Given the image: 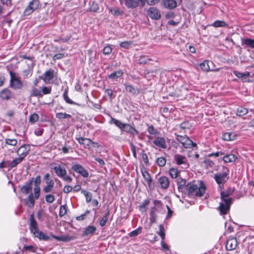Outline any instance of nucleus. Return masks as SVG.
Returning <instances> with one entry per match:
<instances>
[{
  "mask_svg": "<svg viewBox=\"0 0 254 254\" xmlns=\"http://www.w3.org/2000/svg\"><path fill=\"white\" fill-rule=\"evenodd\" d=\"M233 192V190L231 189L221 192L220 195L222 202L220 203L219 206L221 214L225 215L229 210L230 205L232 203V199L228 196L232 194Z\"/></svg>",
  "mask_w": 254,
  "mask_h": 254,
  "instance_id": "obj_1",
  "label": "nucleus"
},
{
  "mask_svg": "<svg viewBox=\"0 0 254 254\" xmlns=\"http://www.w3.org/2000/svg\"><path fill=\"white\" fill-rule=\"evenodd\" d=\"M186 189L190 196L201 197L204 194L206 188L202 182H200L199 186L194 182H189L186 185Z\"/></svg>",
  "mask_w": 254,
  "mask_h": 254,
  "instance_id": "obj_2",
  "label": "nucleus"
},
{
  "mask_svg": "<svg viewBox=\"0 0 254 254\" xmlns=\"http://www.w3.org/2000/svg\"><path fill=\"white\" fill-rule=\"evenodd\" d=\"M29 229L31 233L39 239L45 241L50 240L49 236L45 235L43 232L39 231L38 224L35 219L33 213L31 214L30 216Z\"/></svg>",
  "mask_w": 254,
  "mask_h": 254,
  "instance_id": "obj_3",
  "label": "nucleus"
},
{
  "mask_svg": "<svg viewBox=\"0 0 254 254\" xmlns=\"http://www.w3.org/2000/svg\"><path fill=\"white\" fill-rule=\"evenodd\" d=\"M41 189L40 187L34 188L33 193L30 192L26 200V204L30 208H32L35 205V199H38L40 196Z\"/></svg>",
  "mask_w": 254,
  "mask_h": 254,
  "instance_id": "obj_4",
  "label": "nucleus"
},
{
  "mask_svg": "<svg viewBox=\"0 0 254 254\" xmlns=\"http://www.w3.org/2000/svg\"><path fill=\"white\" fill-rule=\"evenodd\" d=\"M229 170L227 167L223 166V172L214 175V179L216 183L219 185L225 183L229 179Z\"/></svg>",
  "mask_w": 254,
  "mask_h": 254,
  "instance_id": "obj_5",
  "label": "nucleus"
},
{
  "mask_svg": "<svg viewBox=\"0 0 254 254\" xmlns=\"http://www.w3.org/2000/svg\"><path fill=\"white\" fill-rule=\"evenodd\" d=\"M9 74L10 76V86L15 90L21 89L23 84L19 77L17 76L12 71H9Z\"/></svg>",
  "mask_w": 254,
  "mask_h": 254,
  "instance_id": "obj_6",
  "label": "nucleus"
},
{
  "mask_svg": "<svg viewBox=\"0 0 254 254\" xmlns=\"http://www.w3.org/2000/svg\"><path fill=\"white\" fill-rule=\"evenodd\" d=\"M44 180L47 185L43 189V191L45 193L50 192L52 191L53 188H54V182L52 179H50V174L49 173H47L45 174L44 177Z\"/></svg>",
  "mask_w": 254,
  "mask_h": 254,
  "instance_id": "obj_7",
  "label": "nucleus"
},
{
  "mask_svg": "<svg viewBox=\"0 0 254 254\" xmlns=\"http://www.w3.org/2000/svg\"><path fill=\"white\" fill-rule=\"evenodd\" d=\"M71 169L84 178H87L89 176L88 172L80 164H73Z\"/></svg>",
  "mask_w": 254,
  "mask_h": 254,
  "instance_id": "obj_8",
  "label": "nucleus"
},
{
  "mask_svg": "<svg viewBox=\"0 0 254 254\" xmlns=\"http://www.w3.org/2000/svg\"><path fill=\"white\" fill-rule=\"evenodd\" d=\"M33 183V178H31L28 180V182L25 183L24 185L21 187V192L24 194H29L32 189Z\"/></svg>",
  "mask_w": 254,
  "mask_h": 254,
  "instance_id": "obj_9",
  "label": "nucleus"
},
{
  "mask_svg": "<svg viewBox=\"0 0 254 254\" xmlns=\"http://www.w3.org/2000/svg\"><path fill=\"white\" fill-rule=\"evenodd\" d=\"M148 16L153 19L158 20L161 17L160 11L155 7H151L148 10Z\"/></svg>",
  "mask_w": 254,
  "mask_h": 254,
  "instance_id": "obj_10",
  "label": "nucleus"
},
{
  "mask_svg": "<svg viewBox=\"0 0 254 254\" xmlns=\"http://www.w3.org/2000/svg\"><path fill=\"white\" fill-rule=\"evenodd\" d=\"M40 77L45 82L50 83L54 78V70L50 68L49 70L45 71Z\"/></svg>",
  "mask_w": 254,
  "mask_h": 254,
  "instance_id": "obj_11",
  "label": "nucleus"
},
{
  "mask_svg": "<svg viewBox=\"0 0 254 254\" xmlns=\"http://www.w3.org/2000/svg\"><path fill=\"white\" fill-rule=\"evenodd\" d=\"M29 150L30 146L29 145H23L17 149L16 152L20 157H22L24 159Z\"/></svg>",
  "mask_w": 254,
  "mask_h": 254,
  "instance_id": "obj_12",
  "label": "nucleus"
},
{
  "mask_svg": "<svg viewBox=\"0 0 254 254\" xmlns=\"http://www.w3.org/2000/svg\"><path fill=\"white\" fill-rule=\"evenodd\" d=\"M238 245L236 238H230L227 241L226 248L228 251H232L236 249Z\"/></svg>",
  "mask_w": 254,
  "mask_h": 254,
  "instance_id": "obj_13",
  "label": "nucleus"
},
{
  "mask_svg": "<svg viewBox=\"0 0 254 254\" xmlns=\"http://www.w3.org/2000/svg\"><path fill=\"white\" fill-rule=\"evenodd\" d=\"M158 181L160 188L163 190H167L169 187L170 181L167 177H160Z\"/></svg>",
  "mask_w": 254,
  "mask_h": 254,
  "instance_id": "obj_14",
  "label": "nucleus"
},
{
  "mask_svg": "<svg viewBox=\"0 0 254 254\" xmlns=\"http://www.w3.org/2000/svg\"><path fill=\"white\" fill-rule=\"evenodd\" d=\"M162 3L164 6L168 9H173L177 5L175 0H162Z\"/></svg>",
  "mask_w": 254,
  "mask_h": 254,
  "instance_id": "obj_15",
  "label": "nucleus"
},
{
  "mask_svg": "<svg viewBox=\"0 0 254 254\" xmlns=\"http://www.w3.org/2000/svg\"><path fill=\"white\" fill-rule=\"evenodd\" d=\"M53 169L57 175L61 178L66 174V171L65 168L60 165L55 166Z\"/></svg>",
  "mask_w": 254,
  "mask_h": 254,
  "instance_id": "obj_16",
  "label": "nucleus"
},
{
  "mask_svg": "<svg viewBox=\"0 0 254 254\" xmlns=\"http://www.w3.org/2000/svg\"><path fill=\"white\" fill-rule=\"evenodd\" d=\"M12 97L11 91L8 88H4L0 92V98L2 100H8Z\"/></svg>",
  "mask_w": 254,
  "mask_h": 254,
  "instance_id": "obj_17",
  "label": "nucleus"
},
{
  "mask_svg": "<svg viewBox=\"0 0 254 254\" xmlns=\"http://www.w3.org/2000/svg\"><path fill=\"white\" fill-rule=\"evenodd\" d=\"M174 158L177 164L179 165L184 164L185 166H186L185 167L186 168L188 167L189 165L186 163L187 159L185 156L180 154H176Z\"/></svg>",
  "mask_w": 254,
  "mask_h": 254,
  "instance_id": "obj_18",
  "label": "nucleus"
},
{
  "mask_svg": "<svg viewBox=\"0 0 254 254\" xmlns=\"http://www.w3.org/2000/svg\"><path fill=\"white\" fill-rule=\"evenodd\" d=\"M96 227L90 225L85 228L82 233V236L85 237L93 235L96 231Z\"/></svg>",
  "mask_w": 254,
  "mask_h": 254,
  "instance_id": "obj_19",
  "label": "nucleus"
},
{
  "mask_svg": "<svg viewBox=\"0 0 254 254\" xmlns=\"http://www.w3.org/2000/svg\"><path fill=\"white\" fill-rule=\"evenodd\" d=\"M237 134L232 132H227L224 133L222 136V139L225 141H231L236 139Z\"/></svg>",
  "mask_w": 254,
  "mask_h": 254,
  "instance_id": "obj_20",
  "label": "nucleus"
},
{
  "mask_svg": "<svg viewBox=\"0 0 254 254\" xmlns=\"http://www.w3.org/2000/svg\"><path fill=\"white\" fill-rule=\"evenodd\" d=\"M153 143L154 144L157 145L158 147H160L162 148L165 149L167 148V145L166 143L165 140L163 137H157L154 141Z\"/></svg>",
  "mask_w": 254,
  "mask_h": 254,
  "instance_id": "obj_21",
  "label": "nucleus"
},
{
  "mask_svg": "<svg viewBox=\"0 0 254 254\" xmlns=\"http://www.w3.org/2000/svg\"><path fill=\"white\" fill-rule=\"evenodd\" d=\"M237 159V157L235 155L232 154L227 155L224 154L222 158V160L226 163L234 162Z\"/></svg>",
  "mask_w": 254,
  "mask_h": 254,
  "instance_id": "obj_22",
  "label": "nucleus"
},
{
  "mask_svg": "<svg viewBox=\"0 0 254 254\" xmlns=\"http://www.w3.org/2000/svg\"><path fill=\"white\" fill-rule=\"evenodd\" d=\"M242 46L246 45V47L252 49L254 48V39L246 38L242 39Z\"/></svg>",
  "mask_w": 254,
  "mask_h": 254,
  "instance_id": "obj_23",
  "label": "nucleus"
},
{
  "mask_svg": "<svg viewBox=\"0 0 254 254\" xmlns=\"http://www.w3.org/2000/svg\"><path fill=\"white\" fill-rule=\"evenodd\" d=\"M24 159L22 157L16 158L12 160L11 161L8 162L9 167L11 169L16 167L18 164H19Z\"/></svg>",
  "mask_w": 254,
  "mask_h": 254,
  "instance_id": "obj_24",
  "label": "nucleus"
},
{
  "mask_svg": "<svg viewBox=\"0 0 254 254\" xmlns=\"http://www.w3.org/2000/svg\"><path fill=\"white\" fill-rule=\"evenodd\" d=\"M68 88L67 87L64 89V92L63 97L64 99V100L65 101V102L67 104H71V105H76L77 104L73 101L72 100H71L68 96Z\"/></svg>",
  "mask_w": 254,
  "mask_h": 254,
  "instance_id": "obj_25",
  "label": "nucleus"
},
{
  "mask_svg": "<svg viewBox=\"0 0 254 254\" xmlns=\"http://www.w3.org/2000/svg\"><path fill=\"white\" fill-rule=\"evenodd\" d=\"M157 211V208L155 207H152L150 209V223L152 224L154 223L156 219V212Z\"/></svg>",
  "mask_w": 254,
  "mask_h": 254,
  "instance_id": "obj_26",
  "label": "nucleus"
},
{
  "mask_svg": "<svg viewBox=\"0 0 254 254\" xmlns=\"http://www.w3.org/2000/svg\"><path fill=\"white\" fill-rule=\"evenodd\" d=\"M50 236L54 238L55 239L58 240V241H61L63 242H68L70 241V240H73V238L71 237L66 236H62L61 237L55 236L52 234H51Z\"/></svg>",
  "mask_w": 254,
  "mask_h": 254,
  "instance_id": "obj_27",
  "label": "nucleus"
},
{
  "mask_svg": "<svg viewBox=\"0 0 254 254\" xmlns=\"http://www.w3.org/2000/svg\"><path fill=\"white\" fill-rule=\"evenodd\" d=\"M123 74V71L122 70H117L108 75V78L114 80L122 76Z\"/></svg>",
  "mask_w": 254,
  "mask_h": 254,
  "instance_id": "obj_28",
  "label": "nucleus"
},
{
  "mask_svg": "<svg viewBox=\"0 0 254 254\" xmlns=\"http://www.w3.org/2000/svg\"><path fill=\"white\" fill-rule=\"evenodd\" d=\"M248 112V110L247 108L241 106L238 107L235 111L236 115L240 117L246 115Z\"/></svg>",
  "mask_w": 254,
  "mask_h": 254,
  "instance_id": "obj_29",
  "label": "nucleus"
},
{
  "mask_svg": "<svg viewBox=\"0 0 254 254\" xmlns=\"http://www.w3.org/2000/svg\"><path fill=\"white\" fill-rule=\"evenodd\" d=\"M233 73L235 76L239 78H243L245 77H248L250 76V73L249 71H246L244 72H240L237 70H234Z\"/></svg>",
  "mask_w": 254,
  "mask_h": 254,
  "instance_id": "obj_30",
  "label": "nucleus"
},
{
  "mask_svg": "<svg viewBox=\"0 0 254 254\" xmlns=\"http://www.w3.org/2000/svg\"><path fill=\"white\" fill-rule=\"evenodd\" d=\"M149 200L147 199L144 200L141 204H140L138 207L140 211L142 213L146 211L147 209V206L149 204Z\"/></svg>",
  "mask_w": 254,
  "mask_h": 254,
  "instance_id": "obj_31",
  "label": "nucleus"
},
{
  "mask_svg": "<svg viewBox=\"0 0 254 254\" xmlns=\"http://www.w3.org/2000/svg\"><path fill=\"white\" fill-rule=\"evenodd\" d=\"M4 142L3 147L6 148L7 145L15 146L17 143V141L15 139L6 138L4 140Z\"/></svg>",
  "mask_w": 254,
  "mask_h": 254,
  "instance_id": "obj_32",
  "label": "nucleus"
},
{
  "mask_svg": "<svg viewBox=\"0 0 254 254\" xmlns=\"http://www.w3.org/2000/svg\"><path fill=\"white\" fill-rule=\"evenodd\" d=\"M211 25L215 27H225L228 26V24L223 20H216Z\"/></svg>",
  "mask_w": 254,
  "mask_h": 254,
  "instance_id": "obj_33",
  "label": "nucleus"
},
{
  "mask_svg": "<svg viewBox=\"0 0 254 254\" xmlns=\"http://www.w3.org/2000/svg\"><path fill=\"white\" fill-rule=\"evenodd\" d=\"M186 180L183 178H179L177 180V186L179 191H182L183 188L186 186Z\"/></svg>",
  "mask_w": 254,
  "mask_h": 254,
  "instance_id": "obj_34",
  "label": "nucleus"
},
{
  "mask_svg": "<svg viewBox=\"0 0 254 254\" xmlns=\"http://www.w3.org/2000/svg\"><path fill=\"white\" fill-rule=\"evenodd\" d=\"M30 95L34 97H43V94H42L41 91L35 87H33L32 89Z\"/></svg>",
  "mask_w": 254,
  "mask_h": 254,
  "instance_id": "obj_35",
  "label": "nucleus"
},
{
  "mask_svg": "<svg viewBox=\"0 0 254 254\" xmlns=\"http://www.w3.org/2000/svg\"><path fill=\"white\" fill-rule=\"evenodd\" d=\"M109 10L114 16L122 15L123 14V12L118 8H110Z\"/></svg>",
  "mask_w": 254,
  "mask_h": 254,
  "instance_id": "obj_36",
  "label": "nucleus"
},
{
  "mask_svg": "<svg viewBox=\"0 0 254 254\" xmlns=\"http://www.w3.org/2000/svg\"><path fill=\"white\" fill-rule=\"evenodd\" d=\"M109 215L110 211L109 210H108V211L106 213V214L104 215V216H103V217L102 218L100 222V225L101 227H103L106 224Z\"/></svg>",
  "mask_w": 254,
  "mask_h": 254,
  "instance_id": "obj_37",
  "label": "nucleus"
},
{
  "mask_svg": "<svg viewBox=\"0 0 254 254\" xmlns=\"http://www.w3.org/2000/svg\"><path fill=\"white\" fill-rule=\"evenodd\" d=\"M81 193L85 196L86 202L89 203L91 201L92 194L91 192L87 191L85 190H82Z\"/></svg>",
  "mask_w": 254,
  "mask_h": 254,
  "instance_id": "obj_38",
  "label": "nucleus"
},
{
  "mask_svg": "<svg viewBox=\"0 0 254 254\" xmlns=\"http://www.w3.org/2000/svg\"><path fill=\"white\" fill-rule=\"evenodd\" d=\"M56 117L59 119H64L70 118L71 116L65 113H57L56 114Z\"/></svg>",
  "mask_w": 254,
  "mask_h": 254,
  "instance_id": "obj_39",
  "label": "nucleus"
},
{
  "mask_svg": "<svg viewBox=\"0 0 254 254\" xmlns=\"http://www.w3.org/2000/svg\"><path fill=\"white\" fill-rule=\"evenodd\" d=\"M141 174L143 178L146 180L147 183L151 181V180L152 179L151 177L147 171L145 169L141 170Z\"/></svg>",
  "mask_w": 254,
  "mask_h": 254,
  "instance_id": "obj_40",
  "label": "nucleus"
},
{
  "mask_svg": "<svg viewBox=\"0 0 254 254\" xmlns=\"http://www.w3.org/2000/svg\"><path fill=\"white\" fill-rule=\"evenodd\" d=\"M159 231L157 233L161 237L162 240H164L165 238V233L164 226L160 224L159 226Z\"/></svg>",
  "mask_w": 254,
  "mask_h": 254,
  "instance_id": "obj_41",
  "label": "nucleus"
},
{
  "mask_svg": "<svg viewBox=\"0 0 254 254\" xmlns=\"http://www.w3.org/2000/svg\"><path fill=\"white\" fill-rule=\"evenodd\" d=\"M151 60L149 58H148L146 56H141L140 57L138 62L139 64H146L149 61H151Z\"/></svg>",
  "mask_w": 254,
  "mask_h": 254,
  "instance_id": "obj_42",
  "label": "nucleus"
},
{
  "mask_svg": "<svg viewBox=\"0 0 254 254\" xmlns=\"http://www.w3.org/2000/svg\"><path fill=\"white\" fill-rule=\"evenodd\" d=\"M169 174L172 178H176L179 175L178 169L172 168L169 170Z\"/></svg>",
  "mask_w": 254,
  "mask_h": 254,
  "instance_id": "obj_43",
  "label": "nucleus"
},
{
  "mask_svg": "<svg viewBox=\"0 0 254 254\" xmlns=\"http://www.w3.org/2000/svg\"><path fill=\"white\" fill-rule=\"evenodd\" d=\"M89 4L90 5L89 8L90 11L94 12H96L98 11L99 6L97 3L92 1V2H90Z\"/></svg>",
  "mask_w": 254,
  "mask_h": 254,
  "instance_id": "obj_44",
  "label": "nucleus"
},
{
  "mask_svg": "<svg viewBox=\"0 0 254 254\" xmlns=\"http://www.w3.org/2000/svg\"><path fill=\"white\" fill-rule=\"evenodd\" d=\"M126 86V90L127 92L132 94H135L136 93V90L130 84H125Z\"/></svg>",
  "mask_w": 254,
  "mask_h": 254,
  "instance_id": "obj_45",
  "label": "nucleus"
},
{
  "mask_svg": "<svg viewBox=\"0 0 254 254\" xmlns=\"http://www.w3.org/2000/svg\"><path fill=\"white\" fill-rule=\"evenodd\" d=\"M142 228L139 227L137 229L129 233V236L130 237H135L141 233Z\"/></svg>",
  "mask_w": 254,
  "mask_h": 254,
  "instance_id": "obj_46",
  "label": "nucleus"
},
{
  "mask_svg": "<svg viewBox=\"0 0 254 254\" xmlns=\"http://www.w3.org/2000/svg\"><path fill=\"white\" fill-rule=\"evenodd\" d=\"M156 162L159 166L163 167L166 164V160L165 159V158L161 157L157 158V159L156 161Z\"/></svg>",
  "mask_w": 254,
  "mask_h": 254,
  "instance_id": "obj_47",
  "label": "nucleus"
},
{
  "mask_svg": "<svg viewBox=\"0 0 254 254\" xmlns=\"http://www.w3.org/2000/svg\"><path fill=\"white\" fill-rule=\"evenodd\" d=\"M34 10L32 8L30 3H29V5L27 6V7L25 8V10L24 11V15H29L31 14Z\"/></svg>",
  "mask_w": 254,
  "mask_h": 254,
  "instance_id": "obj_48",
  "label": "nucleus"
},
{
  "mask_svg": "<svg viewBox=\"0 0 254 254\" xmlns=\"http://www.w3.org/2000/svg\"><path fill=\"white\" fill-rule=\"evenodd\" d=\"M33 182L34 183V188L40 187V185L41 182V176L38 175L36 177L35 179L33 178Z\"/></svg>",
  "mask_w": 254,
  "mask_h": 254,
  "instance_id": "obj_49",
  "label": "nucleus"
},
{
  "mask_svg": "<svg viewBox=\"0 0 254 254\" xmlns=\"http://www.w3.org/2000/svg\"><path fill=\"white\" fill-rule=\"evenodd\" d=\"M90 210H86L84 214H82L78 216H77L76 219L78 221H82L86 219L87 215L89 214Z\"/></svg>",
  "mask_w": 254,
  "mask_h": 254,
  "instance_id": "obj_50",
  "label": "nucleus"
},
{
  "mask_svg": "<svg viewBox=\"0 0 254 254\" xmlns=\"http://www.w3.org/2000/svg\"><path fill=\"white\" fill-rule=\"evenodd\" d=\"M123 130L127 132H129L131 134L135 135L137 134V131L135 128H121Z\"/></svg>",
  "mask_w": 254,
  "mask_h": 254,
  "instance_id": "obj_51",
  "label": "nucleus"
},
{
  "mask_svg": "<svg viewBox=\"0 0 254 254\" xmlns=\"http://www.w3.org/2000/svg\"><path fill=\"white\" fill-rule=\"evenodd\" d=\"M39 119V116L36 113H34L30 115L29 117V122L32 123L36 122Z\"/></svg>",
  "mask_w": 254,
  "mask_h": 254,
  "instance_id": "obj_52",
  "label": "nucleus"
},
{
  "mask_svg": "<svg viewBox=\"0 0 254 254\" xmlns=\"http://www.w3.org/2000/svg\"><path fill=\"white\" fill-rule=\"evenodd\" d=\"M132 44V41H124L120 43V45L122 48H125V49H128L129 47L131 46V45Z\"/></svg>",
  "mask_w": 254,
  "mask_h": 254,
  "instance_id": "obj_53",
  "label": "nucleus"
},
{
  "mask_svg": "<svg viewBox=\"0 0 254 254\" xmlns=\"http://www.w3.org/2000/svg\"><path fill=\"white\" fill-rule=\"evenodd\" d=\"M45 200L47 202L52 203L55 200V196L51 194H47L45 196Z\"/></svg>",
  "mask_w": 254,
  "mask_h": 254,
  "instance_id": "obj_54",
  "label": "nucleus"
},
{
  "mask_svg": "<svg viewBox=\"0 0 254 254\" xmlns=\"http://www.w3.org/2000/svg\"><path fill=\"white\" fill-rule=\"evenodd\" d=\"M37 248L32 245L25 246L23 247V250L26 251L31 252L33 253L36 252Z\"/></svg>",
  "mask_w": 254,
  "mask_h": 254,
  "instance_id": "obj_55",
  "label": "nucleus"
},
{
  "mask_svg": "<svg viewBox=\"0 0 254 254\" xmlns=\"http://www.w3.org/2000/svg\"><path fill=\"white\" fill-rule=\"evenodd\" d=\"M66 213V206L65 205H62L60 208L59 216L63 217Z\"/></svg>",
  "mask_w": 254,
  "mask_h": 254,
  "instance_id": "obj_56",
  "label": "nucleus"
},
{
  "mask_svg": "<svg viewBox=\"0 0 254 254\" xmlns=\"http://www.w3.org/2000/svg\"><path fill=\"white\" fill-rule=\"evenodd\" d=\"M32 8L35 10L39 6L40 2L38 0H32L30 2Z\"/></svg>",
  "mask_w": 254,
  "mask_h": 254,
  "instance_id": "obj_57",
  "label": "nucleus"
},
{
  "mask_svg": "<svg viewBox=\"0 0 254 254\" xmlns=\"http://www.w3.org/2000/svg\"><path fill=\"white\" fill-rule=\"evenodd\" d=\"M52 91L51 87L44 86L42 88V94L43 95L50 94Z\"/></svg>",
  "mask_w": 254,
  "mask_h": 254,
  "instance_id": "obj_58",
  "label": "nucleus"
},
{
  "mask_svg": "<svg viewBox=\"0 0 254 254\" xmlns=\"http://www.w3.org/2000/svg\"><path fill=\"white\" fill-rule=\"evenodd\" d=\"M200 67L202 70L205 71L209 70L210 68L208 64V62H204L200 64Z\"/></svg>",
  "mask_w": 254,
  "mask_h": 254,
  "instance_id": "obj_59",
  "label": "nucleus"
},
{
  "mask_svg": "<svg viewBox=\"0 0 254 254\" xmlns=\"http://www.w3.org/2000/svg\"><path fill=\"white\" fill-rule=\"evenodd\" d=\"M113 49L110 46L104 47L103 50V54L106 55H110L112 52Z\"/></svg>",
  "mask_w": 254,
  "mask_h": 254,
  "instance_id": "obj_60",
  "label": "nucleus"
},
{
  "mask_svg": "<svg viewBox=\"0 0 254 254\" xmlns=\"http://www.w3.org/2000/svg\"><path fill=\"white\" fill-rule=\"evenodd\" d=\"M44 214L45 212L43 209H40L39 210L37 214V218L38 220L40 221L43 220V217L44 216Z\"/></svg>",
  "mask_w": 254,
  "mask_h": 254,
  "instance_id": "obj_61",
  "label": "nucleus"
},
{
  "mask_svg": "<svg viewBox=\"0 0 254 254\" xmlns=\"http://www.w3.org/2000/svg\"><path fill=\"white\" fill-rule=\"evenodd\" d=\"M94 144V142H93L91 140L86 138L85 139V141L83 143V145L88 146L89 148L91 147Z\"/></svg>",
  "mask_w": 254,
  "mask_h": 254,
  "instance_id": "obj_62",
  "label": "nucleus"
},
{
  "mask_svg": "<svg viewBox=\"0 0 254 254\" xmlns=\"http://www.w3.org/2000/svg\"><path fill=\"white\" fill-rule=\"evenodd\" d=\"M65 56L64 54L63 53H59L55 55L53 57V59L54 61H56L57 60H60L64 58Z\"/></svg>",
  "mask_w": 254,
  "mask_h": 254,
  "instance_id": "obj_63",
  "label": "nucleus"
},
{
  "mask_svg": "<svg viewBox=\"0 0 254 254\" xmlns=\"http://www.w3.org/2000/svg\"><path fill=\"white\" fill-rule=\"evenodd\" d=\"M111 122H113L118 127H125V125L122 124L120 121L115 119H112Z\"/></svg>",
  "mask_w": 254,
  "mask_h": 254,
  "instance_id": "obj_64",
  "label": "nucleus"
}]
</instances>
